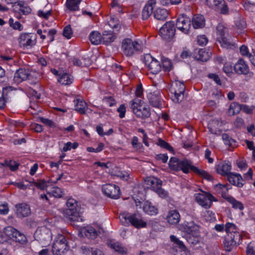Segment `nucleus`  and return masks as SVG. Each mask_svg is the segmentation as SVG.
<instances>
[{
	"label": "nucleus",
	"instance_id": "51",
	"mask_svg": "<svg viewBox=\"0 0 255 255\" xmlns=\"http://www.w3.org/2000/svg\"><path fill=\"white\" fill-rule=\"evenodd\" d=\"M52 179L48 181H45L44 180H39L34 183V185L39 189L41 190H44L45 189H49L48 183L51 182Z\"/></svg>",
	"mask_w": 255,
	"mask_h": 255
},
{
	"label": "nucleus",
	"instance_id": "29",
	"mask_svg": "<svg viewBox=\"0 0 255 255\" xmlns=\"http://www.w3.org/2000/svg\"><path fill=\"white\" fill-rule=\"evenodd\" d=\"M192 24L194 28H202L205 25V19L201 14L194 15L192 19Z\"/></svg>",
	"mask_w": 255,
	"mask_h": 255
},
{
	"label": "nucleus",
	"instance_id": "62",
	"mask_svg": "<svg viewBox=\"0 0 255 255\" xmlns=\"http://www.w3.org/2000/svg\"><path fill=\"white\" fill-rule=\"evenodd\" d=\"M114 175L124 180H128L129 178V174L126 171H119Z\"/></svg>",
	"mask_w": 255,
	"mask_h": 255
},
{
	"label": "nucleus",
	"instance_id": "47",
	"mask_svg": "<svg viewBox=\"0 0 255 255\" xmlns=\"http://www.w3.org/2000/svg\"><path fill=\"white\" fill-rule=\"evenodd\" d=\"M227 32L226 27L223 24H219L216 28L217 39L228 35Z\"/></svg>",
	"mask_w": 255,
	"mask_h": 255
},
{
	"label": "nucleus",
	"instance_id": "58",
	"mask_svg": "<svg viewBox=\"0 0 255 255\" xmlns=\"http://www.w3.org/2000/svg\"><path fill=\"white\" fill-rule=\"evenodd\" d=\"M63 35L67 39H70L72 36V31L70 25H68L63 29Z\"/></svg>",
	"mask_w": 255,
	"mask_h": 255
},
{
	"label": "nucleus",
	"instance_id": "34",
	"mask_svg": "<svg viewBox=\"0 0 255 255\" xmlns=\"http://www.w3.org/2000/svg\"><path fill=\"white\" fill-rule=\"evenodd\" d=\"M116 38V35L113 32L105 31L102 35V42L105 44H108L113 42Z\"/></svg>",
	"mask_w": 255,
	"mask_h": 255
},
{
	"label": "nucleus",
	"instance_id": "6",
	"mask_svg": "<svg viewBox=\"0 0 255 255\" xmlns=\"http://www.w3.org/2000/svg\"><path fill=\"white\" fill-rule=\"evenodd\" d=\"M52 233L46 227H38L34 233V238L42 247L49 246L52 240Z\"/></svg>",
	"mask_w": 255,
	"mask_h": 255
},
{
	"label": "nucleus",
	"instance_id": "55",
	"mask_svg": "<svg viewBox=\"0 0 255 255\" xmlns=\"http://www.w3.org/2000/svg\"><path fill=\"white\" fill-rule=\"evenodd\" d=\"M157 145L161 146V147L164 148L170 151H173V147L171 146L168 143L165 142L164 140L159 138L157 141Z\"/></svg>",
	"mask_w": 255,
	"mask_h": 255
},
{
	"label": "nucleus",
	"instance_id": "3",
	"mask_svg": "<svg viewBox=\"0 0 255 255\" xmlns=\"http://www.w3.org/2000/svg\"><path fill=\"white\" fill-rule=\"evenodd\" d=\"M120 222L124 226H128L130 224L136 228H144L146 222L144 221L142 216L139 214H130L128 213H122L119 215Z\"/></svg>",
	"mask_w": 255,
	"mask_h": 255
},
{
	"label": "nucleus",
	"instance_id": "32",
	"mask_svg": "<svg viewBox=\"0 0 255 255\" xmlns=\"http://www.w3.org/2000/svg\"><path fill=\"white\" fill-rule=\"evenodd\" d=\"M75 110L81 114H85L88 110L87 103L81 99H77L74 101Z\"/></svg>",
	"mask_w": 255,
	"mask_h": 255
},
{
	"label": "nucleus",
	"instance_id": "63",
	"mask_svg": "<svg viewBox=\"0 0 255 255\" xmlns=\"http://www.w3.org/2000/svg\"><path fill=\"white\" fill-rule=\"evenodd\" d=\"M223 140L224 142V143L227 145L231 146L232 144V143L234 141V140L230 137V136L224 133L222 136Z\"/></svg>",
	"mask_w": 255,
	"mask_h": 255
},
{
	"label": "nucleus",
	"instance_id": "59",
	"mask_svg": "<svg viewBox=\"0 0 255 255\" xmlns=\"http://www.w3.org/2000/svg\"><path fill=\"white\" fill-rule=\"evenodd\" d=\"M170 239L171 242L178 246L180 248L183 249L185 248L183 242L180 241L176 236L174 235H171L170 236Z\"/></svg>",
	"mask_w": 255,
	"mask_h": 255
},
{
	"label": "nucleus",
	"instance_id": "50",
	"mask_svg": "<svg viewBox=\"0 0 255 255\" xmlns=\"http://www.w3.org/2000/svg\"><path fill=\"white\" fill-rule=\"evenodd\" d=\"M147 98L150 104L154 107H159L160 105L159 98L154 94H149Z\"/></svg>",
	"mask_w": 255,
	"mask_h": 255
},
{
	"label": "nucleus",
	"instance_id": "36",
	"mask_svg": "<svg viewBox=\"0 0 255 255\" xmlns=\"http://www.w3.org/2000/svg\"><path fill=\"white\" fill-rule=\"evenodd\" d=\"M241 109V105L236 102L232 103L227 111V114L230 116L237 115L239 113Z\"/></svg>",
	"mask_w": 255,
	"mask_h": 255
},
{
	"label": "nucleus",
	"instance_id": "21",
	"mask_svg": "<svg viewBox=\"0 0 255 255\" xmlns=\"http://www.w3.org/2000/svg\"><path fill=\"white\" fill-rule=\"evenodd\" d=\"M166 220L170 225H175L180 220V214L176 210H170L167 214Z\"/></svg>",
	"mask_w": 255,
	"mask_h": 255
},
{
	"label": "nucleus",
	"instance_id": "48",
	"mask_svg": "<svg viewBox=\"0 0 255 255\" xmlns=\"http://www.w3.org/2000/svg\"><path fill=\"white\" fill-rule=\"evenodd\" d=\"M9 26L14 30H18L19 31L23 30V26L18 21H14L12 18H10L8 20Z\"/></svg>",
	"mask_w": 255,
	"mask_h": 255
},
{
	"label": "nucleus",
	"instance_id": "24",
	"mask_svg": "<svg viewBox=\"0 0 255 255\" xmlns=\"http://www.w3.org/2000/svg\"><path fill=\"white\" fill-rule=\"evenodd\" d=\"M227 179L230 183L239 187H242L244 184V180L239 174L230 173L228 175Z\"/></svg>",
	"mask_w": 255,
	"mask_h": 255
},
{
	"label": "nucleus",
	"instance_id": "56",
	"mask_svg": "<svg viewBox=\"0 0 255 255\" xmlns=\"http://www.w3.org/2000/svg\"><path fill=\"white\" fill-rule=\"evenodd\" d=\"M204 217L205 219L209 222H214L216 220L215 215L214 213H213L211 211H207L205 213Z\"/></svg>",
	"mask_w": 255,
	"mask_h": 255
},
{
	"label": "nucleus",
	"instance_id": "26",
	"mask_svg": "<svg viewBox=\"0 0 255 255\" xmlns=\"http://www.w3.org/2000/svg\"><path fill=\"white\" fill-rule=\"evenodd\" d=\"M216 171L218 173L225 176L229 174L231 169V164L229 162L224 161L220 163L216 166Z\"/></svg>",
	"mask_w": 255,
	"mask_h": 255
},
{
	"label": "nucleus",
	"instance_id": "9",
	"mask_svg": "<svg viewBox=\"0 0 255 255\" xmlns=\"http://www.w3.org/2000/svg\"><path fill=\"white\" fill-rule=\"evenodd\" d=\"M36 35L32 33H21L17 39L19 46L23 49H28L35 45L37 41Z\"/></svg>",
	"mask_w": 255,
	"mask_h": 255
},
{
	"label": "nucleus",
	"instance_id": "16",
	"mask_svg": "<svg viewBox=\"0 0 255 255\" xmlns=\"http://www.w3.org/2000/svg\"><path fill=\"white\" fill-rule=\"evenodd\" d=\"M176 26L181 32L188 34L191 26L190 18L185 14L180 15L176 20Z\"/></svg>",
	"mask_w": 255,
	"mask_h": 255
},
{
	"label": "nucleus",
	"instance_id": "10",
	"mask_svg": "<svg viewBox=\"0 0 255 255\" xmlns=\"http://www.w3.org/2000/svg\"><path fill=\"white\" fill-rule=\"evenodd\" d=\"M67 250L68 245L65 237L62 234H58L54 239L52 246L53 254L61 255Z\"/></svg>",
	"mask_w": 255,
	"mask_h": 255
},
{
	"label": "nucleus",
	"instance_id": "61",
	"mask_svg": "<svg viewBox=\"0 0 255 255\" xmlns=\"http://www.w3.org/2000/svg\"><path fill=\"white\" fill-rule=\"evenodd\" d=\"M131 143L133 147L136 148V149H139L142 146V144L140 142H138V137L135 136L132 138Z\"/></svg>",
	"mask_w": 255,
	"mask_h": 255
},
{
	"label": "nucleus",
	"instance_id": "33",
	"mask_svg": "<svg viewBox=\"0 0 255 255\" xmlns=\"http://www.w3.org/2000/svg\"><path fill=\"white\" fill-rule=\"evenodd\" d=\"M58 81L62 85H69L73 82V77L67 73L63 72L59 75Z\"/></svg>",
	"mask_w": 255,
	"mask_h": 255
},
{
	"label": "nucleus",
	"instance_id": "18",
	"mask_svg": "<svg viewBox=\"0 0 255 255\" xmlns=\"http://www.w3.org/2000/svg\"><path fill=\"white\" fill-rule=\"evenodd\" d=\"M102 191L107 197L112 199H118L120 195L119 186L113 184H107L102 187Z\"/></svg>",
	"mask_w": 255,
	"mask_h": 255
},
{
	"label": "nucleus",
	"instance_id": "43",
	"mask_svg": "<svg viewBox=\"0 0 255 255\" xmlns=\"http://www.w3.org/2000/svg\"><path fill=\"white\" fill-rule=\"evenodd\" d=\"M83 255H104L101 251L97 249H91L86 247H82Z\"/></svg>",
	"mask_w": 255,
	"mask_h": 255
},
{
	"label": "nucleus",
	"instance_id": "28",
	"mask_svg": "<svg viewBox=\"0 0 255 255\" xmlns=\"http://www.w3.org/2000/svg\"><path fill=\"white\" fill-rule=\"evenodd\" d=\"M144 182L147 187H150L155 191L157 188L161 187V181L155 177H148L144 180Z\"/></svg>",
	"mask_w": 255,
	"mask_h": 255
},
{
	"label": "nucleus",
	"instance_id": "40",
	"mask_svg": "<svg viewBox=\"0 0 255 255\" xmlns=\"http://www.w3.org/2000/svg\"><path fill=\"white\" fill-rule=\"evenodd\" d=\"M199 57L198 59L202 61H206L209 60L212 56V53L209 50L200 49L198 51Z\"/></svg>",
	"mask_w": 255,
	"mask_h": 255
},
{
	"label": "nucleus",
	"instance_id": "41",
	"mask_svg": "<svg viewBox=\"0 0 255 255\" xmlns=\"http://www.w3.org/2000/svg\"><path fill=\"white\" fill-rule=\"evenodd\" d=\"M108 246L119 253L124 254L126 253V249L118 242H116L114 241H110L108 242Z\"/></svg>",
	"mask_w": 255,
	"mask_h": 255
},
{
	"label": "nucleus",
	"instance_id": "37",
	"mask_svg": "<svg viewBox=\"0 0 255 255\" xmlns=\"http://www.w3.org/2000/svg\"><path fill=\"white\" fill-rule=\"evenodd\" d=\"M154 17L160 20H165L168 14V11L165 8H157L153 13Z\"/></svg>",
	"mask_w": 255,
	"mask_h": 255
},
{
	"label": "nucleus",
	"instance_id": "23",
	"mask_svg": "<svg viewBox=\"0 0 255 255\" xmlns=\"http://www.w3.org/2000/svg\"><path fill=\"white\" fill-rule=\"evenodd\" d=\"M30 73L28 70L24 69H20L16 71L14 76V81L16 83H21L22 81L29 79Z\"/></svg>",
	"mask_w": 255,
	"mask_h": 255
},
{
	"label": "nucleus",
	"instance_id": "25",
	"mask_svg": "<svg viewBox=\"0 0 255 255\" xmlns=\"http://www.w3.org/2000/svg\"><path fill=\"white\" fill-rule=\"evenodd\" d=\"M80 234L82 236L91 239H95L98 235L97 231L92 226H87L82 228Z\"/></svg>",
	"mask_w": 255,
	"mask_h": 255
},
{
	"label": "nucleus",
	"instance_id": "46",
	"mask_svg": "<svg viewBox=\"0 0 255 255\" xmlns=\"http://www.w3.org/2000/svg\"><path fill=\"white\" fill-rule=\"evenodd\" d=\"M73 65L81 66V67H87L90 64V60L89 58H81L78 59L75 58L73 60Z\"/></svg>",
	"mask_w": 255,
	"mask_h": 255
},
{
	"label": "nucleus",
	"instance_id": "38",
	"mask_svg": "<svg viewBox=\"0 0 255 255\" xmlns=\"http://www.w3.org/2000/svg\"><path fill=\"white\" fill-rule=\"evenodd\" d=\"M89 39L93 44L98 45L102 42V35L98 31H93L89 35Z\"/></svg>",
	"mask_w": 255,
	"mask_h": 255
},
{
	"label": "nucleus",
	"instance_id": "52",
	"mask_svg": "<svg viewBox=\"0 0 255 255\" xmlns=\"http://www.w3.org/2000/svg\"><path fill=\"white\" fill-rule=\"evenodd\" d=\"M235 24L238 33H242V30L246 28L247 26L246 21L243 18H240L236 20Z\"/></svg>",
	"mask_w": 255,
	"mask_h": 255
},
{
	"label": "nucleus",
	"instance_id": "49",
	"mask_svg": "<svg viewBox=\"0 0 255 255\" xmlns=\"http://www.w3.org/2000/svg\"><path fill=\"white\" fill-rule=\"evenodd\" d=\"M217 40L220 43L221 46L224 48H229L233 46L232 42L228 38V35L226 36H223L221 38L217 39Z\"/></svg>",
	"mask_w": 255,
	"mask_h": 255
},
{
	"label": "nucleus",
	"instance_id": "5",
	"mask_svg": "<svg viewBox=\"0 0 255 255\" xmlns=\"http://www.w3.org/2000/svg\"><path fill=\"white\" fill-rule=\"evenodd\" d=\"M67 208L64 211V216L69 220L78 221L80 218V207L74 199H69L66 203Z\"/></svg>",
	"mask_w": 255,
	"mask_h": 255
},
{
	"label": "nucleus",
	"instance_id": "2",
	"mask_svg": "<svg viewBox=\"0 0 255 255\" xmlns=\"http://www.w3.org/2000/svg\"><path fill=\"white\" fill-rule=\"evenodd\" d=\"M143 46L139 40L130 38L124 39L121 43V51L127 57H132L136 53L142 51Z\"/></svg>",
	"mask_w": 255,
	"mask_h": 255
},
{
	"label": "nucleus",
	"instance_id": "31",
	"mask_svg": "<svg viewBox=\"0 0 255 255\" xmlns=\"http://www.w3.org/2000/svg\"><path fill=\"white\" fill-rule=\"evenodd\" d=\"M225 231L228 234L227 236L234 238L236 234L241 235L237 226L233 223H227L225 225Z\"/></svg>",
	"mask_w": 255,
	"mask_h": 255
},
{
	"label": "nucleus",
	"instance_id": "39",
	"mask_svg": "<svg viewBox=\"0 0 255 255\" xmlns=\"http://www.w3.org/2000/svg\"><path fill=\"white\" fill-rule=\"evenodd\" d=\"M82 0H66V5L70 11L79 10V4Z\"/></svg>",
	"mask_w": 255,
	"mask_h": 255
},
{
	"label": "nucleus",
	"instance_id": "54",
	"mask_svg": "<svg viewBox=\"0 0 255 255\" xmlns=\"http://www.w3.org/2000/svg\"><path fill=\"white\" fill-rule=\"evenodd\" d=\"M161 66L165 71H169L172 67L170 60L168 59L162 60Z\"/></svg>",
	"mask_w": 255,
	"mask_h": 255
},
{
	"label": "nucleus",
	"instance_id": "20",
	"mask_svg": "<svg viewBox=\"0 0 255 255\" xmlns=\"http://www.w3.org/2000/svg\"><path fill=\"white\" fill-rule=\"evenodd\" d=\"M234 70L238 74L246 75L249 72V67L243 59H240L234 65Z\"/></svg>",
	"mask_w": 255,
	"mask_h": 255
},
{
	"label": "nucleus",
	"instance_id": "13",
	"mask_svg": "<svg viewBox=\"0 0 255 255\" xmlns=\"http://www.w3.org/2000/svg\"><path fill=\"white\" fill-rule=\"evenodd\" d=\"M144 63L148 70L153 74H157L161 70L162 66L161 62L151 56L150 54L145 55Z\"/></svg>",
	"mask_w": 255,
	"mask_h": 255
},
{
	"label": "nucleus",
	"instance_id": "60",
	"mask_svg": "<svg viewBox=\"0 0 255 255\" xmlns=\"http://www.w3.org/2000/svg\"><path fill=\"white\" fill-rule=\"evenodd\" d=\"M244 8L248 11H255V3L251 1H247L244 3Z\"/></svg>",
	"mask_w": 255,
	"mask_h": 255
},
{
	"label": "nucleus",
	"instance_id": "44",
	"mask_svg": "<svg viewBox=\"0 0 255 255\" xmlns=\"http://www.w3.org/2000/svg\"><path fill=\"white\" fill-rule=\"evenodd\" d=\"M216 192L222 195V196L226 199V197H230L227 195L228 191V188L225 185H222L221 184H218L216 185L215 186Z\"/></svg>",
	"mask_w": 255,
	"mask_h": 255
},
{
	"label": "nucleus",
	"instance_id": "53",
	"mask_svg": "<svg viewBox=\"0 0 255 255\" xmlns=\"http://www.w3.org/2000/svg\"><path fill=\"white\" fill-rule=\"evenodd\" d=\"M78 144L77 142L72 143L71 142H67L64 144L63 147V151L66 152L67 151L70 150L72 149H76L78 147Z\"/></svg>",
	"mask_w": 255,
	"mask_h": 255
},
{
	"label": "nucleus",
	"instance_id": "11",
	"mask_svg": "<svg viewBox=\"0 0 255 255\" xmlns=\"http://www.w3.org/2000/svg\"><path fill=\"white\" fill-rule=\"evenodd\" d=\"M194 197L196 202L205 209L210 208L213 201H216L212 194L203 191L200 193L195 194Z\"/></svg>",
	"mask_w": 255,
	"mask_h": 255
},
{
	"label": "nucleus",
	"instance_id": "14",
	"mask_svg": "<svg viewBox=\"0 0 255 255\" xmlns=\"http://www.w3.org/2000/svg\"><path fill=\"white\" fill-rule=\"evenodd\" d=\"M159 32L163 39L166 40L171 39L174 36L175 32L174 22L171 21L167 22L160 28Z\"/></svg>",
	"mask_w": 255,
	"mask_h": 255
},
{
	"label": "nucleus",
	"instance_id": "15",
	"mask_svg": "<svg viewBox=\"0 0 255 255\" xmlns=\"http://www.w3.org/2000/svg\"><path fill=\"white\" fill-rule=\"evenodd\" d=\"M134 200L135 205L139 208H142L145 213L149 215H155L158 213V209L156 206H153L152 203L148 201L141 202L138 199H135L133 197Z\"/></svg>",
	"mask_w": 255,
	"mask_h": 255
},
{
	"label": "nucleus",
	"instance_id": "4",
	"mask_svg": "<svg viewBox=\"0 0 255 255\" xmlns=\"http://www.w3.org/2000/svg\"><path fill=\"white\" fill-rule=\"evenodd\" d=\"M132 112L138 117L145 119L149 117L150 112L149 108L141 100L136 98L130 102Z\"/></svg>",
	"mask_w": 255,
	"mask_h": 255
},
{
	"label": "nucleus",
	"instance_id": "1",
	"mask_svg": "<svg viewBox=\"0 0 255 255\" xmlns=\"http://www.w3.org/2000/svg\"><path fill=\"white\" fill-rule=\"evenodd\" d=\"M200 226L194 221H184L180 225L179 230L183 237L191 245H196L200 240Z\"/></svg>",
	"mask_w": 255,
	"mask_h": 255
},
{
	"label": "nucleus",
	"instance_id": "22",
	"mask_svg": "<svg viewBox=\"0 0 255 255\" xmlns=\"http://www.w3.org/2000/svg\"><path fill=\"white\" fill-rule=\"evenodd\" d=\"M156 4V0H149L144 6L142 11V18L143 20L148 19L153 12V9Z\"/></svg>",
	"mask_w": 255,
	"mask_h": 255
},
{
	"label": "nucleus",
	"instance_id": "35",
	"mask_svg": "<svg viewBox=\"0 0 255 255\" xmlns=\"http://www.w3.org/2000/svg\"><path fill=\"white\" fill-rule=\"evenodd\" d=\"M226 200L231 204L232 207L235 209L242 211L244 209L243 204L232 196L226 197Z\"/></svg>",
	"mask_w": 255,
	"mask_h": 255
},
{
	"label": "nucleus",
	"instance_id": "45",
	"mask_svg": "<svg viewBox=\"0 0 255 255\" xmlns=\"http://www.w3.org/2000/svg\"><path fill=\"white\" fill-rule=\"evenodd\" d=\"M192 171H194V172L196 173L200 176L203 177L204 179L208 180V181H211L213 179L212 176L207 171L203 170L198 169L196 167L193 166L192 167Z\"/></svg>",
	"mask_w": 255,
	"mask_h": 255
},
{
	"label": "nucleus",
	"instance_id": "30",
	"mask_svg": "<svg viewBox=\"0 0 255 255\" xmlns=\"http://www.w3.org/2000/svg\"><path fill=\"white\" fill-rule=\"evenodd\" d=\"M223 122L220 119H214L208 124V128L213 134H218L220 132V128L222 126Z\"/></svg>",
	"mask_w": 255,
	"mask_h": 255
},
{
	"label": "nucleus",
	"instance_id": "64",
	"mask_svg": "<svg viewBox=\"0 0 255 255\" xmlns=\"http://www.w3.org/2000/svg\"><path fill=\"white\" fill-rule=\"evenodd\" d=\"M255 255V242H251L247 249V254Z\"/></svg>",
	"mask_w": 255,
	"mask_h": 255
},
{
	"label": "nucleus",
	"instance_id": "8",
	"mask_svg": "<svg viewBox=\"0 0 255 255\" xmlns=\"http://www.w3.org/2000/svg\"><path fill=\"white\" fill-rule=\"evenodd\" d=\"M169 166L171 170H182L184 173H188L192 170L193 165L192 162L187 159L179 160L176 157H171L169 162Z\"/></svg>",
	"mask_w": 255,
	"mask_h": 255
},
{
	"label": "nucleus",
	"instance_id": "27",
	"mask_svg": "<svg viewBox=\"0 0 255 255\" xmlns=\"http://www.w3.org/2000/svg\"><path fill=\"white\" fill-rule=\"evenodd\" d=\"M17 216L19 218H23L29 216L31 213L29 206L24 203H22L16 206Z\"/></svg>",
	"mask_w": 255,
	"mask_h": 255
},
{
	"label": "nucleus",
	"instance_id": "57",
	"mask_svg": "<svg viewBox=\"0 0 255 255\" xmlns=\"http://www.w3.org/2000/svg\"><path fill=\"white\" fill-rule=\"evenodd\" d=\"M5 164L8 167L11 171H15L18 168L19 164L14 161H6Z\"/></svg>",
	"mask_w": 255,
	"mask_h": 255
},
{
	"label": "nucleus",
	"instance_id": "17",
	"mask_svg": "<svg viewBox=\"0 0 255 255\" xmlns=\"http://www.w3.org/2000/svg\"><path fill=\"white\" fill-rule=\"evenodd\" d=\"M207 4L215 10L226 14L229 9L224 0H206Z\"/></svg>",
	"mask_w": 255,
	"mask_h": 255
},
{
	"label": "nucleus",
	"instance_id": "42",
	"mask_svg": "<svg viewBox=\"0 0 255 255\" xmlns=\"http://www.w3.org/2000/svg\"><path fill=\"white\" fill-rule=\"evenodd\" d=\"M47 194L50 196H53L56 198L62 197L63 195L62 190L58 187L54 186L51 189H47Z\"/></svg>",
	"mask_w": 255,
	"mask_h": 255
},
{
	"label": "nucleus",
	"instance_id": "12",
	"mask_svg": "<svg viewBox=\"0 0 255 255\" xmlns=\"http://www.w3.org/2000/svg\"><path fill=\"white\" fill-rule=\"evenodd\" d=\"M3 234L8 238L21 244H24L27 241L26 238L23 234L11 227L4 228Z\"/></svg>",
	"mask_w": 255,
	"mask_h": 255
},
{
	"label": "nucleus",
	"instance_id": "7",
	"mask_svg": "<svg viewBox=\"0 0 255 255\" xmlns=\"http://www.w3.org/2000/svg\"><path fill=\"white\" fill-rule=\"evenodd\" d=\"M185 90V87L183 82L178 80L173 81L170 89L173 102L176 103L181 102L184 99Z\"/></svg>",
	"mask_w": 255,
	"mask_h": 255
},
{
	"label": "nucleus",
	"instance_id": "19",
	"mask_svg": "<svg viewBox=\"0 0 255 255\" xmlns=\"http://www.w3.org/2000/svg\"><path fill=\"white\" fill-rule=\"evenodd\" d=\"M242 241V236L236 234L234 238L227 236L224 241V246L226 251L230 252L237 244Z\"/></svg>",
	"mask_w": 255,
	"mask_h": 255
}]
</instances>
